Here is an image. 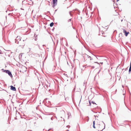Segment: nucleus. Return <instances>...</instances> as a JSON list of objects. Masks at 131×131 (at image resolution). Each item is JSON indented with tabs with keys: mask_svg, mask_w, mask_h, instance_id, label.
I'll return each instance as SVG.
<instances>
[{
	"mask_svg": "<svg viewBox=\"0 0 131 131\" xmlns=\"http://www.w3.org/2000/svg\"><path fill=\"white\" fill-rule=\"evenodd\" d=\"M123 31V32L126 36H127L128 35L129 33V32L128 31H127L125 29H122Z\"/></svg>",
	"mask_w": 131,
	"mask_h": 131,
	"instance_id": "1",
	"label": "nucleus"
},
{
	"mask_svg": "<svg viewBox=\"0 0 131 131\" xmlns=\"http://www.w3.org/2000/svg\"><path fill=\"white\" fill-rule=\"evenodd\" d=\"M5 71H6V73H8V75L11 77H12V75L10 71L9 70H5Z\"/></svg>",
	"mask_w": 131,
	"mask_h": 131,
	"instance_id": "2",
	"label": "nucleus"
},
{
	"mask_svg": "<svg viewBox=\"0 0 131 131\" xmlns=\"http://www.w3.org/2000/svg\"><path fill=\"white\" fill-rule=\"evenodd\" d=\"M10 87L11 90L14 91H15L16 90V89L15 87H14L13 86L11 85L10 86Z\"/></svg>",
	"mask_w": 131,
	"mask_h": 131,
	"instance_id": "3",
	"label": "nucleus"
},
{
	"mask_svg": "<svg viewBox=\"0 0 131 131\" xmlns=\"http://www.w3.org/2000/svg\"><path fill=\"white\" fill-rule=\"evenodd\" d=\"M53 4L54 5H55L56 4H57V0H53Z\"/></svg>",
	"mask_w": 131,
	"mask_h": 131,
	"instance_id": "4",
	"label": "nucleus"
},
{
	"mask_svg": "<svg viewBox=\"0 0 131 131\" xmlns=\"http://www.w3.org/2000/svg\"><path fill=\"white\" fill-rule=\"evenodd\" d=\"M86 102L87 103V104H88V105H90L91 103H90V101H89V100L86 101Z\"/></svg>",
	"mask_w": 131,
	"mask_h": 131,
	"instance_id": "5",
	"label": "nucleus"
},
{
	"mask_svg": "<svg viewBox=\"0 0 131 131\" xmlns=\"http://www.w3.org/2000/svg\"><path fill=\"white\" fill-rule=\"evenodd\" d=\"M95 121H93V127L94 128H95Z\"/></svg>",
	"mask_w": 131,
	"mask_h": 131,
	"instance_id": "6",
	"label": "nucleus"
},
{
	"mask_svg": "<svg viewBox=\"0 0 131 131\" xmlns=\"http://www.w3.org/2000/svg\"><path fill=\"white\" fill-rule=\"evenodd\" d=\"M54 23L52 22L50 24V27H52Z\"/></svg>",
	"mask_w": 131,
	"mask_h": 131,
	"instance_id": "7",
	"label": "nucleus"
},
{
	"mask_svg": "<svg viewBox=\"0 0 131 131\" xmlns=\"http://www.w3.org/2000/svg\"><path fill=\"white\" fill-rule=\"evenodd\" d=\"M2 70L3 72H6V71H5V70H4V69H2Z\"/></svg>",
	"mask_w": 131,
	"mask_h": 131,
	"instance_id": "8",
	"label": "nucleus"
},
{
	"mask_svg": "<svg viewBox=\"0 0 131 131\" xmlns=\"http://www.w3.org/2000/svg\"><path fill=\"white\" fill-rule=\"evenodd\" d=\"M62 112H63V113H64V111H62Z\"/></svg>",
	"mask_w": 131,
	"mask_h": 131,
	"instance_id": "9",
	"label": "nucleus"
},
{
	"mask_svg": "<svg viewBox=\"0 0 131 131\" xmlns=\"http://www.w3.org/2000/svg\"><path fill=\"white\" fill-rule=\"evenodd\" d=\"M119 1V0H117V1Z\"/></svg>",
	"mask_w": 131,
	"mask_h": 131,
	"instance_id": "10",
	"label": "nucleus"
},
{
	"mask_svg": "<svg viewBox=\"0 0 131 131\" xmlns=\"http://www.w3.org/2000/svg\"><path fill=\"white\" fill-rule=\"evenodd\" d=\"M102 63V64L103 63Z\"/></svg>",
	"mask_w": 131,
	"mask_h": 131,
	"instance_id": "11",
	"label": "nucleus"
},
{
	"mask_svg": "<svg viewBox=\"0 0 131 131\" xmlns=\"http://www.w3.org/2000/svg\"><path fill=\"white\" fill-rule=\"evenodd\" d=\"M18 36H17V38H18Z\"/></svg>",
	"mask_w": 131,
	"mask_h": 131,
	"instance_id": "12",
	"label": "nucleus"
}]
</instances>
